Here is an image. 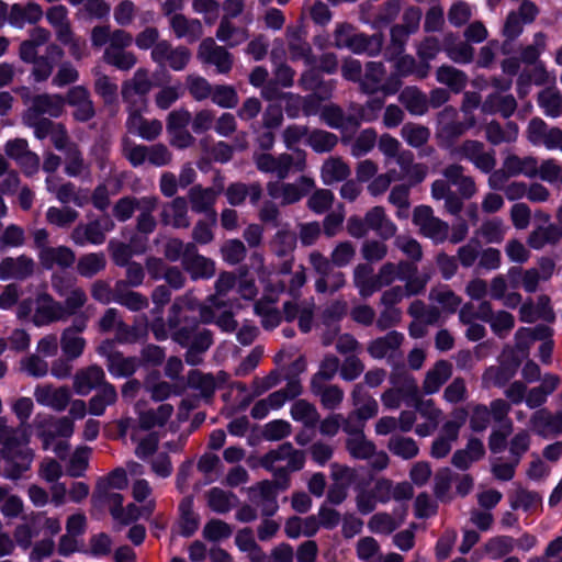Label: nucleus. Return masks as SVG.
I'll return each instance as SVG.
<instances>
[{"instance_id": "nucleus-59", "label": "nucleus", "mask_w": 562, "mask_h": 562, "mask_svg": "<svg viewBox=\"0 0 562 562\" xmlns=\"http://www.w3.org/2000/svg\"><path fill=\"white\" fill-rule=\"evenodd\" d=\"M173 407L169 404H161L157 411H147L139 413V426L142 429L150 430L161 427L171 417Z\"/></svg>"}, {"instance_id": "nucleus-26", "label": "nucleus", "mask_w": 562, "mask_h": 562, "mask_svg": "<svg viewBox=\"0 0 562 562\" xmlns=\"http://www.w3.org/2000/svg\"><path fill=\"white\" fill-rule=\"evenodd\" d=\"M322 121L331 128L340 130L342 133L353 132L360 120L353 115H345L342 111L333 104L325 105L321 111Z\"/></svg>"}, {"instance_id": "nucleus-39", "label": "nucleus", "mask_w": 562, "mask_h": 562, "mask_svg": "<svg viewBox=\"0 0 562 562\" xmlns=\"http://www.w3.org/2000/svg\"><path fill=\"white\" fill-rule=\"evenodd\" d=\"M288 486V480L284 479L278 483L263 481L259 483L258 486L254 490L257 493L256 497H259L263 503L262 510L266 515H272L277 510L278 506L276 499L278 490H285Z\"/></svg>"}, {"instance_id": "nucleus-46", "label": "nucleus", "mask_w": 562, "mask_h": 562, "mask_svg": "<svg viewBox=\"0 0 562 562\" xmlns=\"http://www.w3.org/2000/svg\"><path fill=\"white\" fill-rule=\"evenodd\" d=\"M397 165L401 168L398 172L403 178H407L412 184L422 182L427 176V167L422 164H413V155L409 151H402L397 157Z\"/></svg>"}, {"instance_id": "nucleus-15", "label": "nucleus", "mask_w": 562, "mask_h": 562, "mask_svg": "<svg viewBox=\"0 0 562 562\" xmlns=\"http://www.w3.org/2000/svg\"><path fill=\"white\" fill-rule=\"evenodd\" d=\"M372 42L375 43L378 49L381 45L378 38L369 40L364 35L356 33L353 27L347 23L338 24L335 30V45L339 48L345 47L357 54H372L374 50L370 48Z\"/></svg>"}, {"instance_id": "nucleus-51", "label": "nucleus", "mask_w": 562, "mask_h": 562, "mask_svg": "<svg viewBox=\"0 0 562 562\" xmlns=\"http://www.w3.org/2000/svg\"><path fill=\"white\" fill-rule=\"evenodd\" d=\"M391 383L393 386L400 390L403 394L404 402L407 405H413L419 398L418 385L413 376L406 372L394 373L391 376Z\"/></svg>"}, {"instance_id": "nucleus-54", "label": "nucleus", "mask_w": 562, "mask_h": 562, "mask_svg": "<svg viewBox=\"0 0 562 562\" xmlns=\"http://www.w3.org/2000/svg\"><path fill=\"white\" fill-rule=\"evenodd\" d=\"M60 346L65 357L75 360L83 353L86 340L74 328H66L61 334Z\"/></svg>"}, {"instance_id": "nucleus-56", "label": "nucleus", "mask_w": 562, "mask_h": 562, "mask_svg": "<svg viewBox=\"0 0 562 562\" xmlns=\"http://www.w3.org/2000/svg\"><path fill=\"white\" fill-rule=\"evenodd\" d=\"M372 268L368 265H358L353 273V282L361 296L367 297L379 290L376 277L372 276Z\"/></svg>"}, {"instance_id": "nucleus-52", "label": "nucleus", "mask_w": 562, "mask_h": 562, "mask_svg": "<svg viewBox=\"0 0 562 562\" xmlns=\"http://www.w3.org/2000/svg\"><path fill=\"white\" fill-rule=\"evenodd\" d=\"M162 220L166 224L175 227L189 226L186 200L177 198L170 204H167L162 210Z\"/></svg>"}, {"instance_id": "nucleus-30", "label": "nucleus", "mask_w": 562, "mask_h": 562, "mask_svg": "<svg viewBox=\"0 0 562 562\" xmlns=\"http://www.w3.org/2000/svg\"><path fill=\"white\" fill-rule=\"evenodd\" d=\"M170 26L178 38H187L192 43L203 34L202 23L198 19H188L183 14H173L169 19Z\"/></svg>"}, {"instance_id": "nucleus-40", "label": "nucleus", "mask_w": 562, "mask_h": 562, "mask_svg": "<svg viewBox=\"0 0 562 562\" xmlns=\"http://www.w3.org/2000/svg\"><path fill=\"white\" fill-rule=\"evenodd\" d=\"M366 224L368 228L385 239L394 236L396 233V226L387 218L384 209L381 206H374L366 214Z\"/></svg>"}, {"instance_id": "nucleus-63", "label": "nucleus", "mask_w": 562, "mask_h": 562, "mask_svg": "<svg viewBox=\"0 0 562 562\" xmlns=\"http://www.w3.org/2000/svg\"><path fill=\"white\" fill-rule=\"evenodd\" d=\"M67 15L68 11L64 5H54L46 13L47 21L55 29L58 41L69 37L70 26Z\"/></svg>"}, {"instance_id": "nucleus-29", "label": "nucleus", "mask_w": 562, "mask_h": 562, "mask_svg": "<svg viewBox=\"0 0 562 562\" xmlns=\"http://www.w3.org/2000/svg\"><path fill=\"white\" fill-rule=\"evenodd\" d=\"M344 430L351 435L347 442V448L352 457L357 459L370 458L375 451L374 445L367 440L362 434V428L353 427L349 422L344 423Z\"/></svg>"}, {"instance_id": "nucleus-42", "label": "nucleus", "mask_w": 562, "mask_h": 562, "mask_svg": "<svg viewBox=\"0 0 562 562\" xmlns=\"http://www.w3.org/2000/svg\"><path fill=\"white\" fill-rule=\"evenodd\" d=\"M46 188L49 192H54L57 200L61 203L72 202L78 206H82L88 201V195L77 193L75 186L71 183H65L58 187L57 178L53 175L46 178Z\"/></svg>"}, {"instance_id": "nucleus-50", "label": "nucleus", "mask_w": 562, "mask_h": 562, "mask_svg": "<svg viewBox=\"0 0 562 562\" xmlns=\"http://www.w3.org/2000/svg\"><path fill=\"white\" fill-rule=\"evenodd\" d=\"M218 41L226 43L229 47L240 45L248 38V31L245 27L235 26L232 21L222 19L216 32Z\"/></svg>"}, {"instance_id": "nucleus-8", "label": "nucleus", "mask_w": 562, "mask_h": 562, "mask_svg": "<svg viewBox=\"0 0 562 562\" xmlns=\"http://www.w3.org/2000/svg\"><path fill=\"white\" fill-rule=\"evenodd\" d=\"M133 42V37L130 33L123 30H115L112 32L111 42L104 50V60L115 66L121 70H128L136 64V57L134 53L126 52Z\"/></svg>"}, {"instance_id": "nucleus-9", "label": "nucleus", "mask_w": 562, "mask_h": 562, "mask_svg": "<svg viewBox=\"0 0 562 562\" xmlns=\"http://www.w3.org/2000/svg\"><path fill=\"white\" fill-rule=\"evenodd\" d=\"M147 110V100L139 103L127 105L128 117L126 127L130 133L135 134L146 140H153L158 137L162 131V123L159 120H147L142 114Z\"/></svg>"}, {"instance_id": "nucleus-37", "label": "nucleus", "mask_w": 562, "mask_h": 562, "mask_svg": "<svg viewBox=\"0 0 562 562\" xmlns=\"http://www.w3.org/2000/svg\"><path fill=\"white\" fill-rule=\"evenodd\" d=\"M560 379L555 374L548 373L543 376L539 386L530 389L526 394V405L536 408L546 403L548 396L558 387Z\"/></svg>"}, {"instance_id": "nucleus-17", "label": "nucleus", "mask_w": 562, "mask_h": 562, "mask_svg": "<svg viewBox=\"0 0 562 562\" xmlns=\"http://www.w3.org/2000/svg\"><path fill=\"white\" fill-rule=\"evenodd\" d=\"M452 155L464 158L474 164L483 172H490L495 167V158L492 153L484 150V145L477 140H467L460 147L452 150Z\"/></svg>"}, {"instance_id": "nucleus-62", "label": "nucleus", "mask_w": 562, "mask_h": 562, "mask_svg": "<svg viewBox=\"0 0 562 562\" xmlns=\"http://www.w3.org/2000/svg\"><path fill=\"white\" fill-rule=\"evenodd\" d=\"M416 270L415 266L411 263H400L397 267L393 263H385L381 267L376 280L379 289L383 285H387L393 282L396 278L404 279L406 276L412 274Z\"/></svg>"}, {"instance_id": "nucleus-21", "label": "nucleus", "mask_w": 562, "mask_h": 562, "mask_svg": "<svg viewBox=\"0 0 562 562\" xmlns=\"http://www.w3.org/2000/svg\"><path fill=\"white\" fill-rule=\"evenodd\" d=\"M352 400L357 409L346 422H349L353 427L363 428L364 422L378 414V402L373 397L367 396L361 385L355 386Z\"/></svg>"}, {"instance_id": "nucleus-38", "label": "nucleus", "mask_w": 562, "mask_h": 562, "mask_svg": "<svg viewBox=\"0 0 562 562\" xmlns=\"http://www.w3.org/2000/svg\"><path fill=\"white\" fill-rule=\"evenodd\" d=\"M405 508L396 510L395 516L385 513H379L370 518L368 522V528L370 531L374 533L389 535L402 525V522L405 519Z\"/></svg>"}, {"instance_id": "nucleus-5", "label": "nucleus", "mask_w": 562, "mask_h": 562, "mask_svg": "<svg viewBox=\"0 0 562 562\" xmlns=\"http://www.w3.org/2000/svg\"><path fill=\"white\" fill-rule=\"evenodd\" d=\"M19 318L31 317L36 326L48 325L66 318V311L60 303L55 302L48 294L40 293L34 300H24L18 308Z\"/></svg>"}, {"instance_id": "nucleus-43", "label": "nucleus", "mask_w": 562, "mask_h": 562, "mask_svg": "<svg viewBox=\"0 0 562 562\" xmlns=\"http://www.w3.org/2000/svg\"><path fill=\"white\" fill-rule=\"evenodd\" d=\"M452 364L446 360L438 361L426 374L424 381V391L427 394H434L439 391L441 385L450 378Z\"/></svg>"}, {"instance_id": "nucleus-20", "label": "nucleus", "mask_w": 562, "mask_h": 562, "mask_svg": "<svg viewBox=\"0 0 562 562\" xmlns=\"http://www.w3.org/2000/svg\"><path fill=\"white\" fill-rule=\"evenodd\" d=\"M198 57L205 64L214 65L220 74H227L232 69V55L226 48L216 45L211 37L202 41Z\"/></svg>"}, {"instance_id": "nucleus-53", "label": "nucleus", "mask_w": 562, "mask_h": 562, "mask_svg": "<svg viewBox=\"0 0 562 562\" xmlns=\"http://www.w3.org/2000/svg\"><path fill=\"white\" fill-rule=\"evenodd\" d=\"M286 40L289 42L291 56L294 59L303 58L306 65H311V48L302 37L301 29L296 26H288Z\"/></svg>"}, {"instance_id": "nucleus-34", "label": "nucleus", "mask_w": 562, "mask_h": 562, "mask_svg": "<svg viewBox=\"0 0 562 562\" xmlns=\"http://www.w3.org/2000/svg\"><path fill=\"white\" fill-rule=\"evenodd\" d=\"M33 260L25 256L5 258L0 262V280L26 278L33 272Z\"/></svg>"}, {"instance_id": "nucleus-28", "label": "nucleus", "mask_w": 562, "mask_h": 562, "mask_svg": "<svg viewBox=\"0 0 562 562\" xmlns=\"http://www.w3.org/2000/svg\"><path fill=\"white\" fill-rule=\"evenodd\" d=\"M183 266L191 273L193 279L211 278L215 272L214 262L196 255L195 247L192 244L187 245Z\"/></svg>"}, {"instance_id": "nucleus-32", "label": "nucleus", "mask_w": 562, "mask_h": 562, "mask_svg": "<svg viewBox=\"0 0 562 562\" xmlns=\"http://www.w3.org/2000/svg\"><path fill=\"white\" fill-rule=\"evenodd\" d=\"M420 18L422 12L419 9L409 8L404 14V23L392 29L391 37L395 49H403L405 40L418 29Z\"/></svg>"}, {"instance_id": "nucleus-13", "label": "nucleus", "mask_w": 562, "mask_h": 562, "mask_svg": "<svg viewBox=\"0 0 562 562\" xmlns=\"http://www.w3.org/2000/svg\"><path fill=\"white\" fill-rule=\"evenodd\" d=\"M468 413L464 409L456 411L453 419L445 423L439 436L431 446V456L437 459L445 458L451 451L453 442L458 439L459 430L464 424Z\"/></svg>"}, {"instance_id": "nucleus-25", "label": "nucleus", "mask_w": 562, "mask_h": 562, "mask_svg": "<svg viewBox=\"0 0 562 562\" xmlns=\"http://www.w3.org/2000/svg\"><path fill=\"white\" fill-rule=\"evenodd\" d=\"M413 405L419 416L425 419L424 423L415 427L416 435L420 437L431 435L440 423L442 412L435 406L431 400H418Z\"/></svg>"}, {"instance_id": "nucleus-57", "label": "nucleus", "mask_w": 562, "mask_h": 562, "mask_svg": "<svg viewBox=\"0 0 562 562\" xmlns=\"http://www.w3.org/2000/svg\"><path fill=\"white\" fill-rule=\"evenodd\" d=\"M507 289L505 277L497 276L491 282L490 295L492 299L501 300L505 306L514 308L520 303L521 296L517 292L506 293Z\"/></svg>"}, {"instance_id": "nucleus-44", "label": "nucleus", "mask_w": 562, "mask_h": 562, "mask_svg": "<svg viewBox=\"0 0 562 562\" xmlns=\"http://www.w3.org/2000/svg\"><path fill=\"white\" fill-rule=\"evenodd\" d=\"M504 169L509 176L524 175L535 178L538 175V160L530 156L520 158L516 155H509L504 160Z\"/></svg>"}, {"instance_id": "nucleus-45", "label": "nucleus", "mask_w": 562, "mask_h": 562, "mask_svg": "<svg viewBox=\"0 0 562 562\" xmlns=\"http://www.w3.org/2000/svg\"><path fill=\"white\" fill-rule=\"evenodd\" d=\"M319 529L318 520L315 516L305 518L292 517L284 527V531L289 538L296 539L301 536L312 537Z\"/></svg>"}, {"instance_id": "nucleus-22", "label": "nucleus", "mask_w": 562, "mask_h": 562, "mask_svg": "<svg viewBox=\"0 0 562 562\" xmlns=\"http://www.w3.org/2000/svg\"><path fill=\"white\" fill-rule=\"evenodd\" d=\"M5 154L14 159L29 176L35 173L40 167L38 156L29 149L27 142L22 138L9 140L5 144Z\"/></svg>"}, {"instance_id": "nucleus-14", "label": "nucleus", "mask_w": 562, "mask_h": 562, "mask_svg": "<svg viewBox=\"0 0 562 562\" xmlns=\"http://www.w3.org/2000/svg\"><path fill=\"white\" fill-rule=\"evenodd\" d=\"M481 102V97L475 92H467L464 94V100L462 104V111L465 115V121L462 123H453L449 124L446 122H439L440 127L438 131V136L441 139H451L462 135L467 130L474 127L476 122L470 115L472 110L476 109Z\"/></svg>"}, {"instance_id": "nucleus-6", "label": "nucleus", "mask_w": 562, "mask_h": 562, "mask_svg": "<svg viewBox=\"0 0 562 562\" xmlns=\"http://www.w3.org/2000/svg\"><path fill=\"white\" fill-rule=\"evenodd\" d=\"M254 161L258 170L274 173L280 180L285 179L291 171L301 172L306 168V155L301 150L294 155L281 154L278 157L268 153H256Z\"/></svg>"}, {"instance_id": "nucleus-10", "label": "nucleus", "mask_w": 562, "mask_h": 562, "mask_svg": "<svg viewBox=\"0 0 562 562\" xmlns=\"http://www.w3.org/2000/svg\"><path fill=\"white\" fill-rule=\"evenodd\" d=\"M303 452L295 450L292 445L283 443L270 451L263 459L265 465L274 474L283 471H297L304 465Z\"/></svg>"}, {"instance_id": "nucleus-35", "label": "nucleus", "mask_w": 562, "mask_h": 562, "mask_svg": "<svg viewBox=\"0 0 562 562\" xmlns=\"http://www.w3.org/2000/svg\"><path fill=\"white\" fill-rule=\"evenodd\" d=\"M479 317L483 321H488L493 331L501 337L514 327L515 321L512 314L502 311L492 315V307L487 302H483L480 305Z\"/></svg>"}, {"instance_id": "nucleus-55", "label": "nucleus", "mask_w": 562, "mask_h": 562, "mask_svg": "<svg viewBox=\"0 0 562 562\" xmlns=\"http://www.w3.org/2000/svg\"><path fill=\"white\" fill-rule=\"evenodd\" d=\"M516 110V100L513 95H501L498 93L491 94L482 105L485 113L499 112L503 116H510Z\"/></svg>"}, {"instance_id": "nucleus-11", "label": "nucleus", "mask_w": 562, "mask_h": 562, "mask_svg": "<svg viewBox=\"0 0 562 562\" xmlns=\"http://www.w3.org/2000/svg\"><path fill=\"white\" fill-rule=\"evenodd\" d=\"M413 222L422 235L434 243H442L448 236V224L434 216L431 207L419 205L414 210Z\"/></svg>"}, {"instance_id": "nucleus-60", "label": "nucleus", "mask_w": 562, "mask_h": 562, "mask_svg": "<svg viewBox=\"0 0 562 562\" xmlns=\"http://www.w3.org/2000/svg\"><path fill=\"white\" fill-rule=\"evenodd\" d=\"M113 260L119 266H126L130 262L131 257L134 254H142L145 251V243H138L136 239L132 241V245H125L111 240L109 244Z\"/></svg>"}, {"instance_id": "nucleus-61", "label": "nucleus", "mask_w": 562, "mask_h": 562, "mask_svg": "<svg viewBox=\"0 0 562 562\" xmlns=\"http://www.w3.org/2000/svg\"><path fill=\"white\" fill-rule=\"evenodd\" d=\"M387 448L394 456L404 460L413 459L419 452V448L413 438L401 435L392 436L389 440Z\"/></svg>"}, {"instance_id": "nucleus-18", "label": "nucleus", "mask_w": 562, "mask_h": 562, "mask_svg": "<svg viewBox=\"0 0 562 562\" xmlns=\"http://www.w3.org/2000/svg\"><path fill=\"white\" fill-rule=\"evenodd\" d=\"M151 58L159 65L168 63L170 68L180 71L189 63L191 53L183 46L172 48L167 41H161L153 47Z\"/></svg>"}, {"instance_id": "nucleus-4", "label": "nucleus", "mask_w": 562, "mask_h": 562, "mask_svg": "<svg viewBox=\"0 0 562 562\" xmlns=\"http://www.w3.org/2000/svg\"><path fill=\"white\" fill-rule=\"evenodd\" d=\"M290 271L285 267L280 272H269L267 277L261 276V282L265 285L263 297L256 303L255 312L261 317L262 326L267 329L276 328L281 321V315L276 307L277 296L284 290L283 277Z\"/></svg>"}, {"instance_id": "nucleus-49", "label": "nucleus", "mask_w": 562, "mask_h": 562, "mask_svg": "<svg viewBox=\"0 0 562 562\" xmlns=\"http://www.w3.org/2000/svg\"><path fill=\"white\" fill-rule=\"evenodd\" d=\"M484 454V446L479 439H470L467 448L458 450L452 457V463L459 469H468L471 463L481 459Z\"/></svg>"}, {"instance_id": "nucleus-7", "label": "nucleus", "mask_w": 562, "mask_h": 562, "mask_svg": "<svg viewBox=\"0 0 562 562\" xmlns=\"http://www.w3.org/2000/svg\"><path fill=\"white\" fill-rule=\"evenodd\" d=\"M24 104L27 105L23 114V122H34V117L41 115H49L58 117L64 112L65 100L58 94H41L33 99L30 97L29 88H21L19 90Z\"/></svg>"}, {"instance_id": "nucleus-36", "label": "nucleus", "mask_w": 562, "mask_h": 562, "mask_svg": "<svg viewBox=\"0 0 562 562\" xmlns=\"http://www.w3.org/2000/svg\"><path fill=\"white\" fill-rule=\"evenodd\" d=\"M103 379L104 372L100 367L91 366L79 370L74 378V390L79 395H87L100 385Z\"/></svg>"}, {"instance_id": "nucleus-3", "label": "nucleus", "mask_w": 562, "mask_h": 562, "mask_svg": "<svg viewBox=\"0 0 562 562\" xmlns=\"http://www.w3.org/2000/svg\"><path fill=\"white\" fill-rule=\"evenodd\" d=\"M515 349H505L501 356V366L490 368L484 373L487 384L503 385L516 372L522 359L527 358L530 345L538 338L529 328H521L516 333Z\"/></svg>"}, {"instance_id": "nucleus-64", "label": "nucleus", "mask_w": 562, "mask_h": 562, "mask_svg": "<svg viewBox=\"0 0 562 562\" xmlns=\"http://www.w3.org/2000/svg\"><path fill=\"white\" fill-rule=\"evenodd\" d=\"M116 398L117 394L114 386L104 384L89 402L90 414L101 416L109 405L115 403Z\"/></svg>"}, {"instance_id": "nucleus-24", "label": "nucleus", "mask_w": 562, "mask_h": 562, "mask_svg": "<svg viewBox=\"0 0 562 562\" xmlns=\"http://www.w3.org/2000/svg\"><path fill=\"white\" fill-rule=\"evenodd\" d=\"M127 485L126 472L123 469L114 470L106 479L98 482L97 494L100 499L109 504L121 505L123 497L113 490H123Z\"/></svg>"}, {"instance_id": "nucleus-1", "label": "nucleus", "mask_w": 562, "mask_h": 562, "mask_svg": "<svg viewBox=\"0 0 562 562\" xmlns=\"http://www.w3.org/2000/svg\"><path fill=\"white\" fill-rule=\"evenodd\" d=\"M186 308L195 313L191 297L178 299L175 301L168 319V329L165 328L161 319H157L151 325V330L158 340L167 339L169 331L175 341L189 347L187 352V362L196 364L201 360V352L206 350L212 340L209 331L198 330L194 321L186 322L182 316V310Z\"/></svg>"}, {"instance_id": "nucleus-2", "label": "nucleus", "mask_w": 562, "mask_h": 562, "mask_svg": "<svg viewBox=\"0 0 562 562\" xmlns=\"http://www.w3.org/2000/svg\"><path fill=\"white\" fill-rule=\"evenodd\" d=\"M236 284V280L231 273H222L216 281V293L210 299V305L200 306L192 294H187L182 299L191 297L195 313H192L186 308L182 310V316L186 322L194 321L195 328L198 329V315L204 323H216V325L224 331H233L236 328V322L234 321L232 313L221 311L223 305V299L229 292L231 289Z\"/></svg>"}, {"instance_id": "nucleus-19", "label": "nucleus", "mask_w": 562, "mask_h": 562, "mask_svg": "<svg viewBox=\"0 0 562 562\" xmlns=\"http://www.w3.org/2000/svg\"><path fill=\"white\" fill-rule=\"evenodd\" d=\"M70 396V390L67 386H55L46 383L37 385L34 390L37 404L56 412H61L68 406Z\"/></svg>"}, {"instance_id": "nucleus-33", "label": "nucleus", "mask_w": 562, "mask_h": 562, "mask_svg": "<svg viewBox=\"0 0 562 562\" xmlns=\"http://www.w3.org/2000/svg\"><path fill=\"white\" fill-rule=\"evenodd\" d=\"M41 263L52 269L54 267L68 268L75 262L74 251L65 246L59 247H43L40 251Z\"/></svg>"}, {"instance_id": "nucleus-27", "label": "nucleus", "mask_w": 562, "mask_h": 562, "mask_svg": "<svg viewBox=\"0 0 562 562\" xmlns=\"http://www.w3.org/2000/svg\"><path fill=\"white\" fill-rule=\"evenodd\" d=\"M43 18L42 8L35 2L26 4L15 3L9 11V23L16 29H23L25 24H35Z\"/></svg>"}, {"instance_id": "nucleus-16", "label": "nucleus", "mask_w": 562, "mask_h": 562, "mask_svg": "<svg viewBox=\"0 0 562 562\" xmlns=\"http://www.w3.org/2000/svg\"><path fill=\"white\" fill-rule=\"evenodd\" d=\"M52 431H43L41 437L43 439V447L45 450H52L57 457L64 459L68 450L66 441L55 442V437L69 438L74 434V423L68 417H61L54 420Z\"/></svg>"}, {"instance_id": "nucleus-58", "label": "nucleus", "mask_w": 562, "mask_h": 562, "mask_svg": "<svg viewBox=\"0 0 562 562\" xmlns=\"http://www.w3.org/2000/svg\"><path fill=\"white\" fill-rule=\"evenodd\" d=\"M402 340L403 336L401 334L391 331L385 337L373 340L368 350L373 358L381 359L397 349Z\"/></svg>"}, {"instance_id": "nucleus-41", "label": "nucleus", "mask_w": 562, "mask_h": 562, "mask_svg": "<svg viewBox=\"0 0 562 562\" xmlns=\"http://www.w3.org/2000/svg\"><path fill=\"white\" fill-rule=\"evenodd\" d=\"M531 427L536 432L544 437L558 434L562 428V413L553 416L548 411L540 409L533 414Z\"/></svg>"}, {"instance_id": "nucleus-48", "label": "nucleus", "mask_w": 562, "mask_h": 562, "mask_svg": "<svg viewBox=\"0 0 562 562\" xmlns=\"http://www.w3.org/2000/svg\"><path fill=\"white\" fill-rule=\"evenodd\" d=\"M350 175V169L340 158H328L322 167L321 177L325 184L330 186L346 180Z\"/></svg>"}, {"instance_id": "nucleus-23", "label": "nucleus", "mask_w": 562, "mask_h": 562, "mask_svg": "<svg viewBox=\"0 0 562 562\" xmlns=\"http://www.w3.org/2000/svg\"><path fill=\"white\" fill-rule=\"evenodd\" d=\"M153 83L145 69H138L134 77L125 81L122 87V97L127 105L139 103L142 100H147L146 95L150 91Z\"/></svg>"}, {"instance_id": "nucleus-12", "label": "nucleus", "mask_w": 562, "mask_h": 562, "mask_svg": "<svg viewBox=\"0 0 562 562\" xmlns=\"http://www.w3.org/2000/svg\"><path fill=\"white\" fill-rule=\"evenodd\" d=\"M315 182L308 177H301L294 183H285L280 179L270 181L267 184L269 195L279 200L282 204L295 203L305 194V192L313 189Z\"/></svg>"}, {"instance_id": "nucleus-31", "label": "nucleus", "mask_w": 562, "mask_h": 562, "mask_svg": "<svg viewBox=\"0 0 562 562\" xmlns=\"http://www.w3.org/2000/svg\"><path fill=\"white\" fill-rule=\"evenodd\" d=\"M537 8L531 2H524L519 13L512 12L504 26V35L508 38L517 37L522 31V24L531 22L537 15Z\"/></svg>"}, {"instance_id": "nucleus-47", "label": "nucleus", "mask_w": 562, "mask_h": 562, "mask_svg": "<svg viewBox=\"0 0 562 562\" xmlns=\"http://www.w3.org/2000/svg\"><path fill=\"white\" fill-rule=\"evenodd\" d=\"M71 239L75 244L80 246L86 244H102L105 239V235L101 229V222H92L88 225L77 226L71 234Z\"/></svg>"}]
</instances>
